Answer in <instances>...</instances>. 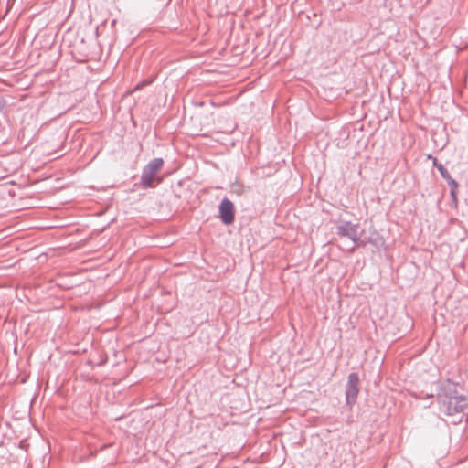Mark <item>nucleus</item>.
Listing matches in <instances>:
<instances>
[{
  "label": "nucleus",
  "mask_w": 468,
  "mask_h": 468,
  "mask_svg": "<svg viewBox=\"0 0 468 468\" xmlns=\"http://www.w3.org/2000/svg\"><path fill=\"white\" fill-rule=\"evenodd\" d=\"M219 218L226 226L231 225L235 220V207L231 200L224 197L218 206Z\"/></svg>",
  "instance_id": "20e7f679"
},
{
  "label": "nucleus",
  "mask_w": 468,
  "mask_h": 468,
  "mask_svg": "<svg viewBox=\"0 0 468 468\" xmlns=\"http://www.w3.org/2000/svg\"><path fill=\"white\" fill-rule=\"evenodd\" d=\"M433 165L438 169L441 177L448 183L449 186H456V180L451 176L449 171L444 167L442 164L439 163L436 158L433 159Z\"/></svg>",
  "instance_id": "423d86ee"
},
{
  "label": "nucleus",
  "mask_w": 468,
  "mask_h": 468,
  "mask_svg": "<svg viewBox=\"0 0 468 468\" xmlns=\"http://www.w3.org/2000/svg\"><path fill=\"white\" fill-rule=\"evenodd\" d=\"M5 106L6 101L4 99V97L0 96V112H2Z\"/></svg>",
  "instance_id": "9d476101"
},
{
  "label": "nucleus",
  "mask_w": 468,
  "mask_h": 468,
  "mask_svg": "<svg viewBox=\"0 0 468 468\" xmlns=\"http://www.w3.org/2000/svg\"><path fill=\"white\" fill-rule=\"evenodd\" d=\"M141 86H143V84H138L136 89H139Z\"/></svg>",
  "instance_id": "9b49d317"
},
{
  "label": "nucleus",
  "mask_w": 468,
  "mask_h": 468,
  "mask_svg": "<svg viewBox=\"0 0 468 468\" xmlns=\"http://www.w3.org/2000/svg\"><path fill=\"white\" fill-rule=\"evenodd\" d=\"M349 239H351L353 242V245L351 247L347 248V250L350 252H353L355 250L356 246H364L365 245V240L360 239L357 232L356 233L355 238H350Z\"/></svg>",
  "instance_id": "6e6552de"
},
{
  "label": "nucleus",
  "mask_w": 468,
  "mask_h": 468,
  "mask_svg": "<svg viewBox=\"0 0 468 468\" xmlns=\"http://www.w3.org/2000/svg\"><path fill=\"white\" fill-rule=\"evenodd\" d=\"M428 398H433V395H427Z\"/></svg>",
  "instance_id": "f8f14e48"
},
{
  "label": "nucleus",
  "mask_w": 468,
  "mask_h": 468,
  "mask_svg": "<svg viewBox=\"0 0 468 468\" xmlns=\"http://www.w3.org/2000/svg\"><path fill=\"white\" fill-rule=\"evenodd\" d=\"M366 243H369L378 249V248L384 246L385 239L379 233H378L377 231H374L369 237H367L366 239L365 244Z\"/></svg>",
  "instance_id": "0eeeda50"
},
{
  "label": "nucleus",
  "mask_w": 468,
  "mask_h": 468,
  "mask_svg": "<svg viewBox=\"0 0 468 468\" xmlns=\"http://www.w3.org/2000/svg\"><path fill=\"white\" fill-rule=\"evenodd\" d=\"M450 186V195H451L452 200L453 203L456 204L457 203V189L459 187V184L456 181L455 186Z\"/></svg>",
  "instance_id": "1a4fd4ad"
},
{
  "label": "nucleus",
  "mask_w": 468,
  "mask_h": 468,
  "mask_svg": "<svg viewBox=\"0 0 468 468\" xmlns=\"http://www.w3.org/2000/svg\"><path fill=\"white\" fill-rule=\"evenodd\" d=\"M462 386L447 378L438 384L437 400L440 410L448 416L463 412L468 406L467 396L460 393Z\"/></svg>",
  "instance_id": "f257e3e1"
},
{
  "label": "nucleus",
  "mask_w": 468,
  "mask_h": 468,
  "mask_svg": "<svg viewBox=\"0 0 468 468\" xmlns=\"http://www.w3.org/2000/svg\"><path fill=\"white\" fill-rule=\"evenodd\" d=\"M359 375L356 372H352L347 377L345 396L346 403L348 406H353L356 403L359 394Z\"/></svg>",
  "instance_id": "7ed1b4c3"
},
{
  "label": "nucleus",
  "mask_w": 468,
  "mask_h": 468,
  "mask_svg": "<svg viewBox=\"0 0 468 468\" xmlns=\"http://www.w3.org/2000/svg\"><path fill=\"white\" fill-rule=\"evenodd\" d=\"M163 165L164 160L161 157H156L144 166L140 180V186L143 189H148L154 186L153 181Z\"/></svg>",
  "instance_id": "f03ea898"
},
{
  "label": "nucleus",
  "mask_w": 468,
  "mask_h": 468,
  "mask_svg": "<svg viewBox=\"0 0 468 468\" xmlns=\"http://www.w3.org/2000/svg\"><path fill=\"white\" fill-rule=\"evenodd\" d=\"M358 226V224H353L351 221H344L336 227V234L348 239L355 238Z\"/></svg>",
  "instance_id": "39448f33"
}]
</instances>
